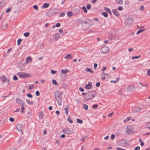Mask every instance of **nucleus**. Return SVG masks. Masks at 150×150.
<instances>
[{
	"label": "nucleus",
	"instance_id": "obj_51",
	"mask_svg": "<svg viewBox=\"0 0 150 150\" xmlns=\"http://www.w3.org/2000/svg\"><path fill=\"white\" fill-rule=\"evenodd\" d=\"M13 79L15 81H16L18 79V78L15 75L13 76Z\"/></svg>",
	"mask_w": 150,
	"mask_h": 150
},
{
	"label": "nucleus",
	"instance_id": "obj_39",
	"mask_svg": "<svg viewBox=\"0 0 150 150\" xmlns=\"http://www.w3.org/2000/svg\"><path fill=\"white\" fill-rule=\"evenodd\" d=\"M117 2L120 4H122L123 2L122 0H117Z\"/></svg>",
	"mask_w": 150,
	"mask_h": 150
},
{
	"label": "nucleus",
	"instance_id": "obj_48",
	"mask_svg": "<svg viewBox=\"0 0 150 150\" xmlns=\"http://www.w3.org/2000/svg\"><path fill=\"white\" fill-rule=\"evenodd\" d=\"M34 87L33 85V84H31L30 85L29 87L28 88V89L29 90H30L32 88H33Z\"/></svg>",
	"mask_w": 150,
	"mask_h": 150
},
{
	"label": "nucleus",
	"instance_id": "obj_49",
	"mask_svg": "<svg viewBox=\"0 0 150 150\" xmlns=\"http://www.w3.org/2000/svg\"><path fill=\"white\" fill-rule=\"evenodd\" d=\"M86 7L87 9H90L91 7V6L90 4H88L87 5Z\"/></svg>",
	"mask_w": 150,
	"mask_h": 150
},
{
	"label": "nucleus",
	"instance_id": "obj_28",
	"mask_svg": "<svg viewBox=\"0 0 150 150\" xmlns=\"http://www.w3.org/2000/svg\"><path fill=\"white\" fill-rule=\"evenodd\" d=\"M49 4L47 3H45L43 4V8H47L49 6Z\"/></svg>",
	"mask_w": 150,
	"mask_h": 150
},
{
	"label": "nucleus",
	"instance_id": "obj_6",
	"mask_svg": "<svg viewBox=\"0 0 150 150\" xmlns=\"http://www.w3.org/2000/svg\"><path fill=\"white\" fill-rule=\"evenodd\" d=\"M100 51L103 53H107L109 52V48L107 46L104 47L101 49Z\"/></svg>",
	"mask_w": 150,
	"mask_h": 150
},
{
	"label": "nucleus",
	"instance_id": "obj_32",
	"mask_svg": "<svg viewBox=\"0 0 150 150\" xmlns=\"http://www.w3.org/2000/svg\"><path fill=\"white\" fill-rule=\"evenodd\" d=\"M145 30L144 29H141L139 30L137 33V35L139 34L140 33L143 32Z\"/></svg>",
	"mask_w": 150,
	"mask_h": 150
},
{
	"label": "nucleus",
	"instance_id": "obj_43",
	"mask_svg": "<svg viewBox=\"0 0 150 150\" xmlns=\"http://www.w3.org/2000/svg\"><path fill=\"white\" fill-rule=\"evenodd\" d=\"M73 15L72 13L71 12H68L67 13V15L68 16L71 17Z\"/></svg>",
	"mask_w": 150,
	"mask_h": 150
},
{
	"label": "nucleus",
	"instance_id": "obj_34",
	"mask_svg": "<svg viewBox=\"0 0 150 150\" xmlns=\"http://www.w3.org/2000/svg\"><path fill=\"white\" fill-rule=\"evenodd\" d=\"M22 40L21 39H19L17 40V45H19L22 41Z\"/></svg>",
	"mask_w": 150,
	"mask_h": 150
},
{
	"label": "nucleus",
	"instance_id": "obj_46",
	"mask_svg": "<svg viewBox=\"0 0 150 150\" xmlns=\"http://www.w3.org/2000/svg\"><path fill=\"white\" fill-rule=\"evenodd\" d=\"M5 5V4L4 3L0 2V9L3 7Z\"/></svg>",
	"mask_w": 150,
	"mask_h": 150
},
{
	"label": "nucleus",
	"instance_id": "obj_3",
	"mask_svg": "<svg viewBox=\"0 0 150 150\" xmlns=\"http://www.w3.org/2000/svg\"><path fill=\"white\" fill-rule=\"evenodd\" d=\"M91 21L89 20H86L83 21L81 22V24L83 26L85 27L86 28H88L90 26V23Z\"/></svg>",
	"mask_w": 150,
	"mask_h": 150
},
{
	"label": "nucleus",
	"instance_id": "obj_29",
	"mask_svg": "<svg viewBox=\"0 0 150 150\" xmlns=\"http://www.w3.org/2000/svg\"><path fill=\"white\" fill-rule=\"evenodd\" d=\"M146 126L147 128L150 129V122L146 123Z\"/></svg>",
	"mask_w": 150,
	"mask_h": 150
},
{
	"label": "nucleus",
	"instance_id": "obj_61",
	"mask_svg": "<svg viewBox=\"0 0 150 150\" xmlns=\"http://www.w3.org/2000/svg\"><path fill=\"white\" fill-rule=\"evenodd\" d=\"M147 74L148 75L150 76V69H149L147 70Z\"/></svg>",
	"mask_w": 150,
	"mask_h": 150
},
{
	"label": "nucleus",
	"instance_id": "obj_1",
	"mask_svg": "<svg viewBox=\"0 0 150 150\" xmlns=\"http://www.w3.org/2000/svg\"><path fill=\"white\" fill-rule=\"evenodd\" d=\"M54 96L58 104L59 105H62V94L58 91H56L55 92Z\"/></svg>",
	"mask_w": 150,
	"mask_h": 150
},
{
	"label": "nucleus",
	"instance_id": "obj_38",
	"mask_svg": "<svg viewBox=\"0 0 150 150\" xmlns=\"http://www.w3.org/2000/svg\"><path fill=\"white\" fill-rule=\"evenodd\" d=\"M83 107L84 109L85 110H87L88 109V105L86 104H84L83 105Z\"/></svg>",
	"mask_w": 150,
	"mask_h": 150
},
{
	"label": "nucleus",
	"instance_id": "obj_16",
	"mask_svg": "<svg viewBox=\"0 0 150 150\" xmlns=\"http://www.w3.org/2000/svg\"><path fill=\"white\" fill-rule=\"evenodd\" d=\"M112 12L117 17L119 16L120 14L119 13L116 9H112Z\"/></svg>",
	"mask_w": 150,
	"mask_h": 150
},
{
	"label": "nucleus",
	"instance_id": "obj_22",
	"mask_svg": "<svg viewBox=\"0 0 150 150\" xmlns=\"http://www.w3.org/2000/svg\"><path fill=\"white\" fill-rule=\"evenodd\" d=\"M80 11V9L79 8H75L73 10V12L74 14L78 13Z\"/></svg>",
	"mask_w": 150,
	"mask_h": 150
},
{
	"label": "nucleus",
	"instance_id": "obj_15",
	"mask_svg": "<svg viewBox=\"0 0 150 150\" xmlns=\"http://www.w3.org/2000/svg\"><path fill=\"white\" fill-rule=\"evenodd\" d=\"M16 101L17 103L19 105H24V103L23 101L19 98H16Z\"/></svg>",
	"mask_w": 150,
	"mask_h": 150
},
{
	"label": "nucleus",
	"instance_id": "obj_59",
	"mask_svg": "<svg viewBox=\"0 0 150 150\" xmlns=\"http://www.w3.org/2000/svg\"><path fill=\"white\" fill-rule=\"evenodd\" d=\"M100 82H98L96 83V86L97 87H99L100 86Z\"/></svg>",
	"mask_w": 150,
	"mask_h": 150
},
{
	"label": "nucleus",
	"instance_id": "obj_47",
	"mask_svg": "<svg viewBox=\"0 0 150 150\" xmlns=\"http://www.w3.org/2000/svg\"><path fill=\"white\" fill-rule=\"evenodd\" d=\"M25 108V107L23 105L21 108V112L22 113L24 112V110Z\"/></svg>",
	"mask_w": 150,
	"mask_h": 150
},
{
	"label": "nucleus",
	"instance_id": "obj_62",
	"mask_svg": "<svg viewBox=\"0 0 150 150\" xmlns=\"http://www.w3.org/2000/svg\"><path fill=\"white\" fill-rule=\"evenodd\" d=\"M113 114V112H112L111 113H110L109 114H108V117H110Z\"/></svg>",
	"mask_w": 150,
	"mask_h": 150
},
{
	"label": "nucleus",
	"instance_id": "obj_4",
	"mask_svg": "<svg viewBox=\"0 0 150 150\" xmlns=\"http://www.w3.org/2000/svg\"><path fill=\"white\" fill-rule=\"evenodd\" d=\"M118 33L117 31H112L110 32L108 34L110 39L111 40L114 39L117 36Z\"/></svg>",
	"mask_w": 150,
	"mask_h": 150
},
{
	"label": "nucleus",
	"instance_id": "obj_27",
	"mask_svg": "<svg viewBox=\"0 0 150 150\" xmlns=\"http://www.w3.org/2000/svg\"><path fill=\"white\" fill-rule=\"evenodd\" d=\"M69 107L67 106L64 109V110H65V113L66 115H67L69 113V110H68Z\"/></svg>",
	"mask_w": 150,
	"mask_h": 150
},
{
	"label": "nucleus",
	"instance_id": "obj_37",
	"mask_svg": "<svg viewBox=\"0 0 150 150\" xmlns=\"http://www.w3.org/2000/svg\"><path fill=\"white\" fill-rule=\"evenodd\" d=\"M77 122L78 123L81 124L83 122V121L82 120L79 119H77Z\"/></svg>",
	"mask_w": 150,
	"mask_h": 150
},
{
	"label": "nucleus",
	"instance_id": "obj_8",
	"mask_svg": "<svg viewBox=\"0 0 150 150\" xmlns=\"http://www.w3.org/2000/svg\"><path fill=\"white\" fill-rule=\"evenodd\" d=\"M128 141L125 140H120L119 142L121 146H125L128 145L127 144Z\"/></svg>",
	"mask_w": 150,
	"mask_h": 150
},
{
	"label": "nucleus",
	"instance_id": "obj_12",
	"mask_svg": "<svg viewBox=\"0 0 150 150\" xmlns=\"http://www.w3.org/2000/svg\"><path fill=\"white\" fill-rule=\"evenodd\" d=\"M127 90L129 91H132L135 90L134 86L132 85L129 86L127 88Z\"/></svg>",
	"mask_w": 150,
	"mask_h": 150
},
{
	"label": "nucleus",
	"instance_id": "obj_20",
	"mask_svg": "<svg viewBox=\"0 0 150 150\" xmlns=\"http://www.w3.org/2000/svg\"><path fill=\"white\" fill-rule=\"evenodd\" d=\"M26 101L27 103L29 105H33L34 104V101L32 100H30L29 99H27Z\"/></svg>",
	"mask_w": 150,
	"mask_h": 150
},
{
	"label": "nucleus",
	"instance_id": "obj_50",
	"mask_svg": "<svg viewBox=\"0 0 150 150\" xmlns=\"http://www.w3.org/2000/svg\"><path fill=\"white\" fill-rule=\"evenodd\" d=\"M57 72V71H54V70H51V73L52 74H56Z\"/></svg>",
	"mask_w": 150,
	"mask_h": 150
},
{
	"label": "nucleus",
	"instance_id": "obj_23",
	"mask_svg": "<svg viewBox=\"0 0 150 150\" xmlns=\"http://www.w3.org/2000/svg\"><path fill=\"white\" fill-rule=\"evenodd\" d=\"M72 57L71 54H68L66 55L64 57V58L66 59H69L71 58Z\"/></svg>",
	"mask_w": 150,
	"mask_h": 150
},
{
	"label": "nucleus",
	"instance_id": "obj_36",
	"mask_svg": "<svg viewBox=\"0 0 150 150\" xmlns=\"http://www.w3.org/2000/svg\"><path fill=\"white\" fill-rule=\"evenodd\" d=\"M82 9L83 10L84 12L85 13L87 12V10L85 6H83L82 7Z\"/></svg>",
	"mask_w": 150,
	"mask_h": 150
},
{
	"label": "nucleus",
	"instance_id": "obj_42",
	"mask_svg": "<svg viewBox=\"0 0 150 150\" xmlns=\"http://www.w3.org/2000/svg\"><path fill=\"white\" fill-rule=\"evenodd\" d=\"M30 34V33L29 32H26L24 33L23 34V35L25 37H28Z\"/></svg>",
	"mask_w": 150,
	"mask_h": 150
},
{
	"label": "nucleus",
	"instance_id": "obj_41",
	"mask_svg": "<svg viewBox=\"0 0 150 150\" xmlns=\"http://www.w3.org/2000/svg\"><path fill=\"white\" fill-rule=\"evenodd\" d=\"M141 55H139L138 56H134L132 57V59H138L139 57H141Z\"/></svg>",
	"mask_w": 150,
	"mask_h": 150
},
{
	"label": "nucleus",
	"instance_id": "obj_10",
	"mask_svg": "<svg viewBox=\"0 0 150 150\" xmlns=\"http://www.w3.org/2000/svg\"><path fill=\"white\" fill-rule=\"evenodd\" d=\"M23 128V125L21 124H18L17 125L16 127V129L18 131L22 132Z\"/></svg>",
	"mask_w": 150,
	"mask_h": 150
},
{
	"label": "nucleus",
	"instance_id": "obj_2",
	"mask_svg": "<svg viewBox=\"0 0 150 150\" xmlns=\"http://www.w3.org/2000/svg\"><path fill=\"white\" fill-rule=\"evenodd\" d=\"M96 96V93L95 91H92L88 92L86 97L85 99L86 100H88L92 99Z\"/></svg>",
	"mask_w": 150,
	"mask_h": 150
},
{
	"label": "nucleus",
	"instance_id": "obj_21",
	"mask_svg": "<svg viewBox=\"0 0 150 150\" xmlns=\"http://www.w3.org/2000/svg\"><path fill=\"white\" fill-rule=\"evenodd\" d=\"M104 10L110 14L111 15L112 14V12L109 8L107 7H105L104 8Z\"/></svg>",
	"mask_w": 150,
	"mask_h": 150
},
{
	"label": "nucleus",
	"instance_id": "obj_7",
	"mask_svg": "<svg viewBox=\"0 0 150 150\" xmlns=\"http://www.w3.org/2000/svg\"><path fill=\"white\" fill-rule=\"evenodd\" d=\"M134 127L132 126H128L126 128V132L129 134L132 132L133 131Z\"/></svg>",
	"mask_w": 150,
	"mask_h": 150
},
{
	"label": "nucleus",
	"instance_id": "obj_55",
	"mask_svg": "<svg viewBox=\"0 0 150 150\" xmlns=\"http://www.w3.org/2000/svg\"><path fill=\"white\" fill-rule=\"evenodd\" d=\"M35 94L37 96H39L40 95V93L38 91H37L35 92Z\"/></svg>",
	"mask_w": 150,
	"mask_h": 150
},
{
	"label": "nucleus",
	"instance_id": "obj_57",
	"mask_svg": "<svg viewBox=\"0 0 150 150\" xmlns=\"http://www.w3.org/2000/svg\"><path fill=\"white\" fill-rule=\"evenodd\" d=\"M140 149V147L139 146H137L135 148V150H139Z\"/></svg>",
	"mask_w": 150,
	"mask_h": 150
},
{
	"label": "nucleus",
	"instance_id": "obj_19",
	"mask_svg": "<svg viewBox=\"0 0 150 150\" xmlns=\"http://www.w3.org/2000/svg\"><path fill=\"white\" fill-rule=\"evenodd\" d=\"M44 113L42 111H41L40 112L39 115V117L40 119H42L44 117Z\"/></svg>",
	"mask_w": 150,
	"mask_h": 150
},
{
	"label": "nucleus",
	"instance_id": "obj_17",
	"mask_svg": "<svg viewBox=\"0 0 150 150\" xmlns=\"http://www.w3.org/2000/svg\"><path fill=\"white\" fill-rule=\"evenodd\" d=\"M141 110V108L139 107H135L134 110V112H140Z\"/></svg>",
	"mask_w": 150,
	"mask_h": 150
},
{
	"label": "nucleus",
	"instance_id": "obj_18",
	"mask_svg": "<svg viewBox=\"0 0 150 150\" xmlns=\"http://www.w3.org/2000/svg\"><path fill=\"white\" fill-rule=\"evenodd\" d=\"M32 61V58L30 56L28 57L25 59V63H28Z\"/></svg>",
	"mask_w": 150,
	"mask_h": 150
},
{
	"label": "nucleus",
	"instance_id": "obj_35",
	"mask_svg": "<svg viewBox=\"0 0 150 150\" xmlns=\"http://www.w3.org/2000/svg\"><path fill=\"white\" fill-rule=\"evenodd\" d=\"M130 120V117H127L124 120V123Z\"/></svg>",
	"mask_w": 150,
	"mask_h": 150
},
{
	"label": "nucleus",
	"instance_id": "obj_44",
	"mask_svg": "<svg viewBox=\"0 0 150 150\" xmlns=\"http://www.w3.org/2000/svg\"><path fill=\"white\" fill-rule=\"evenodd\" d=\"M67 121L69 122L70 123H73V121L69 117H68L67 120Z\"/></svg>",
	"mask_w": 150,
	"mask_h": 150
},
{
	"label": "nucleus",
	"instance_id": "obj_64",
	"mask_svg": "<svg viewBox=\"0 0 150 150\" xmlns=\"http://www.w3.org/2000/svg\"><path fill=\"white\" fill-rule=\"evenodd\" d=\"M117 150H127L126 149H122V148H117Z\"/></svg>",
	"mask_w": 150,
	"mask_h": 150
},
{
	"label": "nucleus",
	"instance_id": "obj_24",
	"mask_svg": "<svg viewBox=\"0 0 150 150\" xmlns=\"http://www.w3.org/2000/svg\"><path fill=\"white\" fill-rule=\"evenodd\" d=\"M1 79L3 82H5L6 80V78L5 76L3 75L1 76Z\"/></svg>",
	"mask_w": 150,
	"mask_h": 150
},
{
	"label": "nucleus",
	"instance_id": "obj_26",
	"mask_svg": "<svg viewBox=\"0 0 150 150\" xmlns=\"http://www.w3.org/2000/svg\"><path fill=\"white\" fill-rule=\"evenodd\" d=\"M86 71L90 72L92 74H93V71L89 68H86Z\"/></svg>",
	"mask_w": 150,
	"mask_h": 150
},
{
	"label": "nucleus",
	"instance_id": "obj_14",
	"mask_svg": "<svg viewBox=\"0 0 150 150\" xmlns=\"http://www.w3.org/2000/svg\"><path fill=\"white\" fill-rule=\"evenodd\" d=\"M57 9H54L53 10H51L46 13V15L47 16H51V15L50 14V13H53V12H54L56 14L57 13Z\"/></svg>",
	"mask_w": 150,
	"mask_h": 150
},
{
	"label": "nucleus",
	"instance_id": "obj_40",
	"mask_svg": "<svg viewBox=\"0 0 150 150\" xmlns=\"http://www.w3.org/2000/svg\"><path fill=\"white\" fill-rule=\"evenodd\" d=\"M139 84L142 86L144 87H147V86L148 85V84H146L145 85H144L142 83L140 82L139 83Z\"/></svg>",
	"mask_w": 150,
	"mask_h": 150
},
{
	"label": "nucleus",
	"instance_id": "obj_9",
	"mask_svg": "<svg viewBox=\"0 0 150 150\" xmlns=\"http://www.w3.org/2000/svg\"><path fill=\"white\" fill-rule=\"evenodd\" d=\"M133 22V19L132 18H129L125 20V23L128 25H131Z\"/></svg>",
	"mask_w": 150,
	"mask_h": 150
},
{
	"label": "nucleus",
	"instance_id": "obj_52",
	"mask_svg": "<svg viewBox=\"0 0 150 150\" xmlns=\"http://www.w3.org/2000/svg\"><path fill=\"white\" fill-rule=\"evenodd\" d=\"M115 138V136L114 134H112L111 135L110 137V138L111 139L113 140Z\"/></svg>",
	"mask_w": 150,
	"mask_h": 150
},
{
	"label": "nucleus",
	"instance_id": "obj_60",
	"mask_svg": "<svg viewBox=\"0 0 150 150\" xmlns=\"http://www.w3.org/2000/svg\"><path fill=\"white\" fill-rule=\"evenodd\" d=\"M11 9V8H8V9H7L6 10V12L7 13L9 12L10 11Z\"/></svg>",
	"mask_w": 150,
	"mask_h": 150
},
{
	"label": "nucleus",
	"instance_id": "obj_25",
	"mask_svg": "<svg viewBox=\"0 0 150 150\" xmlns=\"http://www.w3.org/2000/svg\"><path fill=\"white\" fill-rule=\"evenodd\" d=\"M85 88L87 89H90L92 88V86L91 85L88 84L85 86Z\"/></svg>",
	"mask_w": 150,
	"mask_h": 150
},
{
	"label": "nucleus",
	"instance_id": "obj_54",
	"mask_svg": "<svg viewBox=\"0 0 150 150\" xmlns=\"http://www.w3.org/2000/svg\"><path fill=\"white\" fill-rule=\"evenodd\" d=\"M33 8L34 9H35L37 10H38V7L37 6L35 5L33 6Z\"/></svg>",
	"mask_w": 150,
	"mask_h": 150
},
{
	"label": "nucleus",
	"instance_id": "obj_5",
	"mask_svg": "<svg viewBox=\"0 0 150 150\" xmlns=\"http://www.w3.org/2000/svg\"><path fill=\"white\" fill-rule=\"evenodd\" d=\"M17 75L22 78L28 77L30 76V74L25 73L24 72H18L17 73Z\"/></svg>",
	"mask_w": 150,
	"mask_h": 150
},
{
	"label": "nucleus",
	"instance_id": "obj_30",
	"mask_svg": "<svg viewBox=\"0 0 150 150\" xmlns=\"http://www.w3.org/2000/svg\"><path fill=\"white\" fill-rule=\"evenodd\" d=\"M105 17H107L108 16V13L105 12H102L101 13Z\"/></svg>",
	"mask_w": 150,
	"mask_h": 150
},
{
	"label": "nucleus",
	"instance_id": "obj_63",
	"mask_svg": "<svg viewBox=\"0 0 150 150\" xmlns=\"http://www.w3.org/2000/svg\"><path fill=\"white\" fill-rule=\"evenodd\" d=\"M98 105L96 104V105H94L93 106V108H97L98 107Z\"/></svg>",
	"mask_w": 150,
	"mask_h": 150
},
{
	"label": "nucleus",
	"instance_id": "obj_33",
	"mask_svg": "<svg viewBox=\"0 0 150 150\" xmlns=\"http://www.w3.org/2000/svg\"><path fill=\"white\" fill-rule=\"evenodd\" d=\"M19 68L21 71H24L25 69L24 66H19Z\"/></svg>",
	"mask_w": 150,
	"mask_h": 150
},
{
	"label": "nucleus",
	"instance_id": "obj_58",
	"mask_svg": "<svg viewBox=\"0 0 150 150\" xmlns=\"http://www.w3.org/2000/svg\"><path fill=\"white\" fill-rule=\"evenodd\" d=\"M27 96L30 98H31L32 97V95L30 93L28 94Z\"/></svg>",
	"mask_w": 150,
	"mask_h": 150
},
{
	"label": "nucleus",
	"instance_id": "obj_45",
	"mask_svg": "<svg viewBox=\"0 0 150 150\" xmlns=\"http://www.w3.org/2000/svg\"><path fill=\"white\" fill-rule=\"evenodd\" d=\"M52 83L54 84L55 85H58V84L57 83V82L56 80H52Z\"/></svg>",
	"mask_w": 150,
	"mask_h": 150
},
{
	"label": "nucleus",
	"instance_id": "obj_56",
	"mask_svg": "<svg viewBox=\"0 0 150 150\" xmlns=\"http://www.w3.org/2000/svg\"><path fill=\"white\" fill-rule=\"evenodd\" d=\"M9 120L11 122H13L14 121V119L12 117H10L9 119Z\"/></svg>",
	"mask_w": 150,
	"mask_h": 150
},
{
	"label": "nucleus",
	"instance_id": "obj_31",
	"mask_svg": "<svg viewBox=\"0 0 150 150\" xmlns=\"http://www.w3.org/2000/svg\"><path fill=\"white\" fill-rule=\"evenodd\" d=\"M67 72H69V71L68 69H67V70H62L61 72L63 74H66Z\"/></svg>",
	"mask_w": 150,
	"mask_h": 150
},
{
	"label": "nucleus",
	"instance_id": "obj_11",
	"mask_svg": "<svg viewBox=\"0 0 150 150\" xmlns=\"http://www.w3.org/2000/svg\"><path fill=\"white\" fill-rule=\"evenodd\" d=\"M62 132L67 134H70L72 133L67 128L64 129L62 130Z\"/></svg>",
	"mask_w": 150,
	"mask_h": 150
},
{
	"label": "nucleus",
	"instance_id": "obj_53",
	"mask_svg": "<svg viewBox=\"0 0 150 150\" xmlns=\"http://www.w3.org/2000/svg\"><path fill=\"white\" fill-rule=\"evenodd\" d=\"M118 9L120 11L122 10L123 9V7L121 6H119L118 7Z\"/></svg>",
	"mask_w": 150,
	"mask_h": 150
},
{
	"label": "nucleus",
	"instance_id": "obj_13",
	"mask_svg": "<svg viewBox=\"0 0 150 150\" xmlns=\"http://www.w3.org/2000/svg\"><path fill=\"white\" fill-rule=\"evenodd\" d=\"M60 36V34L59 33H56L53 37L54 40L55 41H57L59 38Z\"/></svg>",
	"mask_w": 150,
	"mask_h": 150
}]
</instances>
